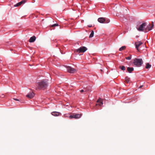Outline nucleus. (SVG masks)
Returning <instances> with one entry per match:
<instances>
[{"mask_svg":"<svg viewBox=\"0 0 155 155\" xmlns=\"http://www.w3.org/2000/svg\"><path fill=\"white\" fill-rule=\"evenodd\" d=\"M83 90H84V92H87L89 91V89H88L87 87H86V88L84 87Z\"/></svg>","mask_w":155,"mask_h":155,"instance_id":"23","label":"nucleus"},{"mask_svg":"<svg viewBox=\"0 0 155 155\" xmlns=\"http://www.w3.org/2000/svg\"><path fill=\"white\" fill-rule=\"evenodd\" d=\"M119 68L121 69L122 70L124 71L125 70V67L124 66H120Z\"/></svg>","mask_w":155,"mask_h":155,"instance_id":"20","label":"nucleus"},{"mask_svg":"<svg viewBox=\"0 0 155 155\" xmlns=\"http://www.w3.org/2000/svg\"><path fill=\"white\" fill-rule=\"evenodd\" d=\"M25 2V0H22L21 2H19L18 3L15 5H14V7L18 6H19L21 5L22 4H24Z\"/></svg>","mask_w":155,"mask_h":155,"instance_id":"13","label":"nucleus"},{"mask_svg":"<svg viewBox=\"0 0 155 155\" xmlns=\"http://www.w3.org/2000/svg\"><path fill=\"white\" fill-rule=\"evenodd\" d=\"M58 26V24H54L53 25H51L50 26V27H54L55 26Z\"/></svg>","mask_w":155,"mask_h":155,"instance_id":"21","label":"nucleus"},{"mask_svg":"<svg viewBox=\"0 0 155 155\" xmlns=\"http://www.w3.org/2000/svg\"><path fill=\"white\" fill-rule=\"evenodd\" d=\"M94 35V31H92L91 34L90 35L89 38H91L93 37Z\"/></svg>","mask_w":155,"mask_h":155,"instance_id":"18","label":"nucleus"},{"mask_svg":"<svg viewBox=\"0 0 155 155\" xmlns=\"http://www.w3.org/2000/svg\"><path fill=\"white\" fill-rule=\"evenodd\" d=\"M126 48L125 46H123L119 48V50L120 51H122L123 50H124Z\"/></svg>","mask_w":155,"mask_h":155,"instance_id":"19","label":"nucleus"},{"mask_svg":"<svg viewBox=\"0 0 155 155\" xmlns=\"http://www.w3.org/2000/svg\"><path fill=\"white\" fill-rule=\"evenodd\" d=\"M36 84H37V87H36V89H39V84L37 83H36Z\"/></svg>","mask_w":155,"mask_h":155,"instance_id":"25","label":"nucleus"},{"mask_svg":"<svg viewBox=\"0 0 155 155\" xmlns=\"http://www.w3.org/2000/svg\"><path fill=\"white\" fill-rule=\"evenodd\" d=\"M80 92H81V93H82L83 92H84V90H83V89H82V90H80Z\"/></svg>","mask_w":155,"mask_h":155,"instance_id":"26","label":"nucleus"},{"mask_svg":"<svg viewBox=\"0 0 155 155\" xmlns=\"http://www.w3.org/2000/svg\"><path fill=\"white\" fill-rule=\"evenodd\" d=\"M125 81L127 83H128L129 82L130 78L128 77H126L125 78Z\"/></svg>","mask_w":155,"mask_h":155,"instance_id":"16","label":"nucleus"},{"mask_svg":"<svg viewBox=\"0 0 155 155\" xmlns=\"http://www.w3.org/2000/svg\"><path fill=\"white\" fill-rule=\"evenodd\" d=\"M143 86L142 85H141L139 87V88H141Z\"/></svg>","mask_w":155,"mask_h":155,"instance_id":"28","label":"nucleus"},{"mask_svg":"<svg viewBox=\"0 0 155 155\" xmlns=\"http://www.w3.org/2000/svg\"><path fill=\"white\" fill-rule=\"evenodd\" d=\"M13 99L14 100H15V101H19V100L18 99H16V98H14Z\"/></svg>","mask_w":155,"mask_h":155,"instance_id":"27","label":"nucleus"},{"mask_svg":"<svg viewBox=\"0 0 155 155\" xmlns=\"http://www.w3.org/2000/svg\"><path fill=\"white\" fill-rule=\"evenodd\" d=\"M151 67V65H150L149 63H147L146 64V68L147 69H148L150 68Z\"/></svg>","mask_w":155,"mask_h":155,"instance_id":"17","label":"nucleus"},{"mask_svg":"<svg viewBox=\"0 0 155 155\" xmlns=\"http://www.w3.org/2000/svg\"><path fill=\"white\" fill-rule=\"evenodd\" d=\"M67 69L68 71L71 73H74L76 71L75 69L70 66L67 67Z\"/></svg>","mask_w":155,"mask_h":155,"instance_id":"5","label":"nucleus"},{"mask_svg":"<svg viewBox=\"0 0 155 155\" xmlns=\"http://www.w3.org/2000/svg\"><path fill=\"white\" fill-rule=\"evenodd\" d=\"M36 39V37L33 36L31 37L28 40V41L30 43H32L34 42Z\"/></svg>","mask_w":155,"mask_h":155,"instance_id":"11","label":"nucleus"},{"mask_svg":"<svg viewBox=\"0 0 155 155\" xmlns=\"http://www.w3.org/2000/svg\"><path fill=\"white\" fill-rule=\"evenodd\" d=\"M51 114L54 116H58L59 115L60 113L59 112L54 111L51 113Z\"/></svg>","mask_w":155,"mask_h":155,"instance_id":"14","label":"nucleus"},{"mask_svg":"<svg viewBox=\"0 0 155 155\" xmlns=\"http://www.w3.org/2000/svg\"><path fill=\"white\" fill-rule=\"evenodd\" d=\"M127 70L128 72L131 73L132 71H134V68L133 67H128L127 68Z\"/></svg>","mask_w":155,"mask_h":155,"instance_id":"15","label":"nucleus"},{"mask_svg":"<svg viewBox=\"0 0 155 155\" xmlns=\"http://www.w3.org/2000/svg\"><path fill=\"white\" fill-rule=\"evenodd\" d=\"M81 114H74L72 115H70L69 116V118L70 119H72L74 118L75 119H78L80 118L81 116Z\"/></svg>","mask_w":155,"mask_h":155,"instance_id":"6","label":"nucleus"},{"mask_svg":"<svg viewBox=\"0 0 155 155\" xmlns=\"http://www.w3.org/2000/svg\"><path fill=\"white\" fill-rule=\"evenodd\" d=\"M134 64L137 66H140L143 63V61L142 59L135 58L134 59Z\"/></svg>","mask_w":155,"mask_h":155,"instance_id":"3","label":"nucleus"},{"mask_svg":"<svg viewBox=\"0 0 155 155\" xmlns=\"http://www.w3.org/2000/svg\"><path fill=\"white\" fill-rule=\"evenodd\" d=\"M106 21V19L103 17L100 18L98 19V21L101 23H104V21Z\"/></svg>","mask_w":155,"mask_h":155,"instance_id":"10","label":"nucleus"},{"mask_svg":"<svg viewBox=\"0 0 155 155\" xmlns=\"http://www.w3.org/2000/svg\"><path fill=\"white\" fill-rule=\"evenodd\" d=\"M97 102L98 103V104L100 106H102L103 104V100L101 98H99L97 101ZM98 105L97 104H96V106Z\"/></svg>","mask_w":155,"mask_h":155,"instance_id":"12","label":"nucleus"},{"mask_svg":"<svg viewBox=\"0 0 155 155\" xmlns=\"http://www.w3.org/2000/svg\"><path fill=\"white\" fill-rule=\"evenodd\" d=\"M143 43L141 41H137L135 42V48L138 51H139L140 50L139 47Z\"/></svg>","mask_w":155,"mask_h":155,"instance_id":"7","label":"nucleus"},{"mask_svg":"<svg viewBox=\"0 0 155 155\" xmlns=\"http://www.w3.org/2000/svg\"><path fill=\"white\" fill-rule=\"evenodd\" d=\"M34 94L31 92L29 93L26 96L28 98L31 99L34 97Z\"/></svg>","mask_w":155,"mask_h":155,"instance_id":"9","label":"nucleus"},{"mask_svg":"<svg viewBox=\"0 0 155 155\" xmlns=\"http://www.w3.org/2000/svg\"><path fill=\"white\" fill-rule=\"evenodd\" d=\"M29 65L30 66H31V65L30 64H29Z\"/></svg>","mask_w":155,"mask_h":155,"instance_id":"29","label":"nucleus"},{"mask_svg":"<svg viewBox=\"0 0 155 155\" xmlns=\"http://www.w3.org/2000/svg\"><path fill=\"white\" fill-rule=\"evenodd\" d=\"M147 25L146 23H143L141 25L139 28L137 29L139 31H144V32H148L147 27L145 28V27Z\"/></svg>","mask_w":155,"mask_h":155,"instance_id":"2","label":"nucleus"},{"mask_svg":"<svg viewBox=\"0 0 155 155\" xmlns=\"http://www.w3.org/2000/svg\"><path fill=\"white\" fill-rule=\"evenodd\" d=\"M153 26L154 25L153 22H152L151 25H150V24H149L147 26L148 31L151 30L152 28L153 27Z\"/></svg>","mask_w":155,"mask_h":155,"instance_id":"8","label":"nucleus"},{"mask_svg":"<svg viewBox=\"0 0 155 155\" xmlns=\"http://www.w3.org/2000/svg\"><path fill=\"white\" fill-rule=\"evenodd\" d=\"M125 58L127 60H130L131 58V55L130 54V56L127 57H126Z\"/></svg>","mask_w":155,"mask_h":155,"instance_id":"22","label":"nucleus"},{"mask_svg":"<svg viewBox=\"0 0 155 155\" xmlns=\"http://www.w3.org/2000/svg\"><path fill=\"white\" fill-rule=\"evenodd\" d=\"M48 85V80L43 79L39 81V90H45L46 88Z\"/></svg>","mask_w":155,"mask_h":155,"instance_id":"1","label":"nucleus"},{"mask_svg":"<svg viewBox=\"0 0 155 155\" xmlns=\"http://www.w3.org/2000/svg\"><path fill=\"white\" fill-rule=\"evenodd\" d=\"M87 50V48L83 46L79 48L76 49L75 51L77 52L80 53H84Z\"/></svg>","mask_w":155,"mask_h":155,"instance_id":"4","label":"nucleus"},{"mask_svg":"<svg viewBox=\"0 0 155 155\" xmlns=\"http://www.w3.org/2000/svg\"><path fill=\"white\" fill-rule=\"evenodd\" d=\"M110 21V20L109 19H106V21H104V23H108Z\"/></svg>","mask_w":155,"mask_h":155,"instance_id":"24","label":"nucleus"}]
</instances>
